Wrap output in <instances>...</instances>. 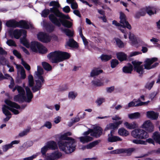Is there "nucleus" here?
<instances>
[{
    "mask_svg": "<svg viewBox=\"0 0 160 160\" xmlns=\"http://www.w3.org/2000/svg\"><path fill=\"white\" fill-rule=\"evenodd\" d=\"M112 58L111 55H107L105 54L102 55L100 58L101 60L103 61H107L110 59Z\"/></svg>",
    "mask_w": 160,
    "mask_h": 160,
    "instance_id": "obj_41",
    "label": "nucleus"
},
{
    "mask_svg": "<svg viewBox=\"0 0 160 160\" xmlns=\"http://www.w3.org/2000/svg\"><path fill=\"white\" fill-rule=\"evenodd\" d=\"M50 12V9L44 10L42 12L41 15L43 17H47Z\"/></svg>",
    "mask_w": 160,
    "mask_h": 160,
    "instance_id": "obj_48",
    "label": "nucleus"
},
{
    "mask_svg": "<svg viewBox=\"0 0 160 160\" xmlns=\"http://www.w3.org/2000/svg\"><path fill=\"white\" fill-rule=\"evenodd\" d=\"M102 129L99 127H97L93 130V131L91 132V135L96 138L99 137L102 134Z\"/></svg>",
    "mask_w": 160,
    "mask_h": 160,
    "instance_id": "obj_19",
    "label": "nucleus"
},
{
    "mask_svg": "<svg viewBox=\"0 0 160 160\" xmlns=\"http://www.w3.org/2000/svg\"><path fill=\"white\" fill-rule=\"evenodd\" d=\"M133 66V69L136 71L140 75H142L144 73L143 66L141 65L142 63L141 62L134 61L132 62Z\"/></svg>",
    "mask_w": 160,
    "mask_h": 160,
    "instance_id": "obj_13",
    "label": "nucleus"
},
{
    "mask_svg": "<svg viewBox=\"0 0 160 160\" xmlns=\"http://www.w3.org/2000/svg\"><path fill=\"white\" fill-rule=\"evenodd\" d=\"M25 45L28 48H30L32 51L35 52H38L41 53H45L47 52V49L40 43L36 42H32L30 43L26 42Z\"/></svg>",
    "mask_w": 160,
    "mask_h": 160,
    "instance_id": "obj_9",
    "label": "nucleus"
},
{
    "mask_svg": "<svg viewBox=\"0 0 160 160\" xmlns=\"http://www.w3.org/2000/svg\"><path fill=\"white\" fill-rule=\"evenodd\" d=\"M100 142L99 140L95 141L87 145V149H89L92 148L97 145Z\"/></svg>",
    "mask_w": 160,
    "mask_h": 160,
    "instance_id": "obj_38",
    "label": "nucleus"
},
{
    "mask_svg": "<svg viewBox=\"0 0 160 160\" xmlns=\"http://www.w3.org/2000/svg\"><path fill=\"white\" fill-rule=\"evenodd\" d=\"M92 84L95 86H100L103 85L102 81L99 79H96L92 81Z\"/></svg>",
    "mask_w": 160,
    "mask_h": 160,
    "instance_id": "obj_39",
    "label": "nucleus"
},
{
    "mask_svg": "<svg viewBox=\"0 0 160 160\" xmlns=\"http://www.w3.org/2000/svg\"><path fill=\"white\" fill-rule=\"evenodd\" d=\"M145 14V12H143L142 11H140V12H137L136 15L135 17L138 18L140 16H144Z\"/></svg>",
    "mask_w": 160,
    "mask_h": 160,
    "instance_id": "obj_59",
    "label": "nucleus"
},
{
    "mask_svg": "<svg viewBox=\"0 0 160 160\" xmlns=\"http://www.w3.org/2000/svg\"><path fill=\"white\" fill-rule=\"evenodd\" d=\"M35 77L38 79L35 81L36 84L35 86H33L34 82L33 76L31 75H29L28 77L29 85L30 87H32V89L34 92H36L40 89L42 84L44 81L42 76L43 74V70L41 67L38 66L37 70L35 72Z\"/></svg>",
    "mask_w": 160,
    "mask_h": 160,
    "instance_id": "obj_2",
    "label": "nucleus"
},
{
    "mask_svg": "<svg viewBox=\"0 0 160 160\" xmlns=\"http://www.w3.org/2000/svg\"><path fill=\"white\" fill-rule=\"evenodd\" d=\"M132 70V66L129 64L128 66H125L123 68V72L126 73H131Z\"/></svg>",
    "mask_w": 160,
    "mask_h": 160,
    "instance_id": "obj_36",
    "label": "nucleus"
},
{
    "mask_svg": "<svg viewBox=\"0 0 160 160\" xmlns=\"http://www.w3.org/2000/svg\"><path fill=\"white\" fill-rule=\"evenodd\" d=\"M55 27L53 25L51 24H48L46 27L47 30L49 32H51L53 31Z\"/></svg>",
    "mask_w": 160,
    "mask_h": 160,
    "instance_id": "obj_51",
    "label": "nucleus"
},
{
    "mask_svg": "<svg viewBox=\"0 0 160 160\" xmlns=\"http://www.w3.org/2000/svg\"><path fill=\"white\" fill-rule=\"evenodd\" d=\"M142 129H136L134 130H133L131 132L132 136L134 138H138L139 136H140L141 132L140 130H142Z\"/></svg>",
    "mask_w": 160,
    "mask_h": 160,
    "instance_id": "obj_33",
    "label": "nucleus"
},
{
    "mask_svg": "<svg viewBox=\"0 0 160 160\" xmlns=\"http://www.w3.org/2000/svg\"><path fill=\"white\" fill-rule=\"evenodd\" d=\"M152 138L157 142L160 144V134L158 132H155L153 134Z\"/></svg>",
    "mask_w": 160,
    "mask_h": 160,
    "instance_id": "obj_35",
    "label": "nucleus"
},
{
    "mask_svg": "<svg viewBox=\"0 0 160 160\" xmlns=\"http://www.w3.org/2000/svg\"><path fill=\"white\" fill-rule=\"evenodd\" d=\"M25 89L26 95L24 89L20 86H16L12 89L13 92H14L16 90H17L18 93V94L15 96L14 98L13 99L15 101H24L28 102H31L33 96L32 93L28 87H26Z\"/></svg>",
    "mask_w": 160,
    "mask_h": 160,
    "instance_id": "obj_3",
    "label": "nucleus"
},
{
    "mask_svg": "<svg viewBox=\"0 0 160 160\" xmlns=\"http://www.w3.org/2000/svg\"><path fill=\"white\" fill-rule=\"evenodd\" d=\"M160 10L155 7H148L146 8V11L147 13L150 15H152L156 13Z\"/></svg>",
    "mask_w": 160,
    "mask_h": 160,
    "instance_id": "obj_23",
    "label": "nucleus"
},
{
    "mask_svg": "<svg viewBox=\"0 0 160 160\" xmlns=\"http://www.w3.org/2000/svg\"><path fill=\"white\" fill-rule=\"evenodd\" d=\"M115 40L117 45L119 47L122 48L124 46V43L120 39L118 38H115Z\"/></svg>",
    "mask_w": 160,
    "mask_h": 160,
    "instance_id": "obj_47",
    "label": "nucleus"
},
{
    "mask_svg": "<svg viewBox=\"0 0 160 160\" xmlns=\"http://www.w3.org/2000/svg\"><path fill=\"white\" fill-rule=\"evenodd\" d=\"M58 17H56L53 14H50L49 16V18L51 21L55 25L60 27L61 25V23L64 27L67 28H70L72 26V22L69 21L67 20H64L65 18H62ZM70 18L69 19H70Z\"/></svg>",
    "mask_w": 160,
    "mask_h": 160,
    "instance_id": "obj_7",
    "label": "nucleus"
},
{
    "mask_svg": "<svg viewBox=\"0 0 160 160\" xmlns=\"http://www.w3.org/2000/svg\"><path fill=\"white\" fill-rule=\"evenodd\" d=\"M124 125L127 128L131 130L135 129L138 127V124L135 122H132L131 123L125 122L124 123Z\"/></svg>",
    "mask_w": 160,
    "mask_h": 160,
    "instance_id": "obj_24",
    "label": "nucleus"
},
{
    "mask_svg": "<svg viewBox=\"0 0 160 160\" xmlns=\"http://www.w3.org/2000/svg\"><path fill=\"white\" fill-rule=\"evenodd\" d=\"M13 54L16 56L18 58H21V54L16 50H14L13 51Z\"/></svg>",
    "mask_w": 160,
    "mask_h": 160,
    "instance_id": "obj_61",
    "label": "nucleus"
},
{
    "mask_svg": "<svg viewBox=\"0 0 160 160\" xmlns=\"http://www.w3.org/2000/svg\"><path fill=\"white\" fill-rule=\"evenodd\" d=\"M112 23L113 25H115L116 26L119 27L118 29L122 28L123 27V26H122V25H121L118 22L114 20L112 21Z\"/></svg>",
    "mask_w": 160,
    "mask_h": 160,
    "instance_id": "obj_58",
    "label": "nucleus"
},
{
    "mask_svg": "<svg viewBox=\"0 0 160 160\" xmlns=\"http://www.w3.org/2000/svg\"><path fill=\"white\" fill-rule=\"evenodd\" d=\"M49 149L55 150L58 148L57 144L55 141H51L48 142L46 143Z\"/></svg>",
    "mask_w": 160,
    "mask_h": 160,
    "instance_id": "obj_28",
    "label": "nucleus"
},
{
    "mask_svg": "<svg viewBox=\"0 0 160 160\" xmlns=\"http://www.w3.org/2000/svg\"><path fill=\"white\" fill-rule=\"evenodd\" d=\"M141 134L140 136H139V139H145L148 137V135L147 132L145 131L142 130H140Z\"/></svg>",
    "mask_w": 160,
    "mask_h": 160,
    "instance_id": "obj_37",
    "label": "nucleus"
},
{
    "mask_svg": "<svg viewBox=\"0 0 160 160\" xmlns=\"http://www.w3.org/2000/svg\"><path fill=\"white\" fill-rule=\"evenodd\" d=\"M16 68L17 69V73L20 74L21 78L24 79L26 78V75L24 68L21 65L16 64Z\"/></svg>",
    "mask_w": 160,
    "mask_h": 160,
    "instance_id": "obj_20",
    "label": "nucleus"
},
{
    "mask_svg": "<svg viewBox=\"0 0 160 160\" xmlns=\"http://www.w3.org/2000/svg\"><path fill=\"white\" fill-rule=\"evenodd\" d=\"M158 60L157 58H147L144 64L145 68L146 69H150L153 68L158 65V62H155L153 64V63Z\"/></svg>",
    "mask_w": 160,
    "mask_h": 160,
    "instance_id": "obj_11",
    "label": "nucleus"
},
{
    "mask_svg": "<svg viewBox=\"0 0 160 160\" xmlns=\"http://www.w3.org/2000/svg\"><path fill=\"white\" fill-rule=\"evenodd\" d=\"M120 23L123 26V27L122 28H120L119 30L122 32L124 33V36L125 38H127V35L126 33L125 28L131 29V26L129 23L127 21L126 16L122 12H120Z\"/></svg>",
    "mask_w": 160,
    "mask_h": 160,
    "instance_id": "obj_10",
    "label": "nucleus"
},
{
    "mask_svg": "<svg viewBox=\"0 0 160 160\" xmlns=\"http://www.w3.org/2000/svg\"><path fill=\"white\" fill-rule=\"evenodd\" d=\"M139 99L137 100H133V101L129 103L128 105L125 106L124 107L125 108L127 109L131 107L139 106L140 105L139 104Z\"/></svg>",
    "mask_w": 160,
    "mask_h": 160,
    "instance_id": "obj_27",
    "label": "nucleus"
},
{
    "mask_svg": "<svg viewBox=\"0 0 160 160\" xmlns=\"http://www.w3.org/2000/svg\"><path fill=\"white\" fill-rule=\"evenodd\" d=\"M155 83L154 81L148 82L146 84L145 87L146 88L150 90L151 89Z\"/></svg>",
    "mask_w": 160,
    "mask_h": 160,
    "instance_id": "obj_49",
    "label": "nucleus"
},
{
    "mask_svg": "<svg viewBox=\"0 0 160 160\" xmlns=\"http://www.w3.org/2000/svg\"><path fill=\"white\" fill-rule=\"evenodd\" d=\"M81 38L82 39L84 45L85 47H86L87 46H88V40L86 39L84 36L81 37Z\"/></svg>",
    "mask_w": 160,
    "mask_h": 160,
    "instance_id": "obj_64",
    "label": "nucleus"
},
{
    "mask_svg": "<svg viewBox=\"0 0 160 160\" xmlns=\"http://www.w3.org/2000/svg\"><path fill=\"white\" fill-rule=\"evenodd\" d=\"M48 57L51 62L56 63L68 58L70 55L66 52L56 51L50 53Z\"/></svg>",
    "mask_w": 160,
    "mask_h": 160,
    "instance_id": "obj_5",
    "label": "nucleus"
},
{
    "mask_svg": "<svg viewBox=\"0 0 160 160\" xmlns=\"http://www.w3.org/2000/svg\"><path fill=\"white\" fill-rule=\"evenodd\" d=\"M141 128L149 132H152L154 130L153 125L149 120L145 121L142 125Z\"/></svg>",
    "mask_w": 160,
    "mask_h": 160,
    "instance_id": "obj_15",
    "label": "nucleus"
},
{
    "mask_svg": "<svg viewBox=\"0 0 160 160\" xmlns=\"http://www.w3.org/2000/svg\"><path fill=\"white\" fill-rule=\"evenodd\" d=\"M5 102L7 105H4L3 106L2 110L3 113L6 116L11 115V113L9 110L15 114L19 113V110L21 109V108L19 105L9 100H6Z\"/></svg>",
    "mask_w": 160,
    "mask_h": 160,
    "instance_id": "obj_4",
    "label": "nucleus"
},
{
    "mask_svg": "<svg viewBox=\"0 0 160 160\" xmlns=\"http://www.w3.org/2000/svg\"><path fill=\"white\" fill-rule=\"evenodd\" d=\"M122 149H117L111 151L110 153L112 154H118L122 153Z\"/></svg>",
    "mask_w": 160,
    "mask_h": 160,
    "instance_id": "obj_57",
    "label": "nucleus"
},
{
    "mask_svg": "<svg viewBox=\"0 0 160 160\" xmlns=\"http://www.w3.org/2000/svg\"><path fill=\"white\" fill-rule=\"evenodd\" d=\"M21 63L28 70H30L31 68L30 66L24 62L22 59Z\"/></svg>",
    "mask_w": 160,
    "mask_h": 160,
    "instance_id": "obj_54",
    "label": "nucleus"
},
{
    "mask_svg": "<svg viewBox=\"0 0 160 160\" xmlns=\"http://www.w3.org/2000/svg\"><path fill=\"white\" fill-rule=\"evenodd\" d=\"M129 38L130 40L131 41L132 45L136 47H138V42L136 39V38L133 34L130 32Z\"/></svg>",
    "mask_w": 160,
    "mask_h": 160,
    "instance_id": "obj_25",
    "label": "nucleus"
},
{
    "mask_svg": "<svg viewBox=\"0 0 160 160\" xmlns=\"http://www.w3.org/2000/svg\"><path fill=\"white\" fill-rule=\"evenodd\" d=\"M66 44L69 47L72 48H77L78 47L77 43L72 38L69 39L68 41L67 42Z\"/></svg>",
    "mask_w": 160,
    "mask_h": 160,
    "instance_id": "obj_30",
    "label": "nucleus"
},
{
    "mask_svg": "<svg viewBox=\"0 0 160 160\" xmlns=\"http://www.w3.org/2000/svg\"><path fill=\"white\" fill-rule=\"evenodd\" d=\"M49 6L53 7L50 8V12L56 16V17L62 18L70 19V17L68 15H65L59 11L58 8L60 7V5L58 1H52L49 3Z\"/></svg>",
    "mask_w": 160,
    "mask_h": 160,
    "instance_id": "obj_6",
    "label": "nucleus"
},
{
    "mask_svg": "<svg viewBox=\"0 0 160 160\" xmlns=\"http://www.w3.org/2000/svg\"><path fill=\"white\" fill-rule=\"evenodd\" d=\"M117 57L121 61L126 60L127 58V56L124 52H119L116 53Z\"/></svg>",
    "mask_w": 160,
    "mask_h": 160,
    "instance_id": "obj_29",
    "label": "nucleus"
},
{
    "mask_svg": "<svg viewBox=\"0 0 160 160\" xmlns=\"http://www.w3.org/2000/svg\"><path fill=\"white\" fill-rule=\"evenodd\" d=\"M19 142L18 140H14L12 142L10 143L5 144L2 146V149L4 152H7L9 149L13 147V145L15 144H17Z\"/></svg>",
    "mask_w": 160,
    "mask_h": 160,
    "instance_id": "obj_21",
    "label": "nucleus"
},
{
    "mask_svg": "<svg viewBox=\"0 0 160 160\" xmlns=\"http://www.w3.org/2000/svg\"><path fill=\"white\" fill-rule=\"evenodd\" d=\"M38 39L44 42H48L51 40V38L49 35L43 32H40L37 35Z\"/></svg>",
    "mask_w": 160,
    "mask_h": 160,
    "instance_id": "obj_14",
    "label": "nucleus"
},
{
    "mask_svg": "<svg viewBox=\"0 0 160 160\" xmlns=\"http://www.w3.org/2000/svg\"><path fill=\"white\" fill-rule=\"evenodd\" d=\"M6 43L10 46H16L15 42L11 39L8 40L6 42Z\"/></svg>",
    "mask_w": 160,
    "mask_h": 160,
    "instance_id": "obj_53",
    "label": "nucleus"
},
{
    "mask_svg": "<svg viewBox=\"0 0 160 160\" xmlns=\"http://www.w3.org/2000/svg\"><path fill=\"white\" fill-rule=\"evenodd\" d=\"M61 117L60 116H57L54 120V122L56 124H58L59 123L61 120Z\"/></svg>",
    "mask_w": 160,
    "mask_h": 160,
    "instance_id": "obj_62",
    "label": "nucleus"
},
{
    "mask_svg": "<svg viewBox=\"0 0 160 160\" xmlns=\"http://www.w3.org/2000/svg\"><path fill=\"white\" fill-rule=\"evenodd\" d=\"M80 141L83 143L88 142L93 140V138L88 136L81 137L79 138Z\"/></svg>",
    "mask_w": 160,
    "mask_h": 160,
    "instance_id": "obj_31",
    "label": "nucleus"
},
{
    "mask_svg": "<svg viewBox=\"0 0 160 160\" xmlns=\"http://www.w3.org/2000/svg\"><path fill=\"white\" fill-rule=\"evenodd\" d=\"M62 10L65 12L68 13L70 12V8L68 6H67L62 8Z\"/></svg>",
    "mask_w": 160,
    "mask_h": 160,
    "instance_id": "obj_63",
    "label": "nucleus"
},
{
    "mask_svg": "<svg viewBox=\"0 0 160 160\" xmlns=\"http://www.w3.org/2000/svg\"><path fill=\"white\" fill-rule=\"evenodd\" d=\"M62 31L65 33L66 35L68 37H72L73 35V32L70 30L68 29H62Z\"/></svg>",
    "mask_w": 160,
    "mask_h": 160,
    "instance_id": "obj_40",
    "label": "nucleus"
},
{
    "mask_svg": "<svg viewBox=\"0 0 160 160\" xmlns=\"http://www.w3.org/2000/svg\"><path fill=\"white\" fill-rule=\"evenodd\" d=\"M114 132V131L112 130L111 131L110 134H108V141L110 142H113L122 141V139L119 137L113 136L112 134Z\"/></svg>",
    "mask_w": 160,
    "mask_h": 160,
    "instance_id": "obj_18",
    "label": "nucleus"
},
{
    "mask_svg": "<svg viewBox=\"0 0 160 160\" xmlns=\"http://www.w3.org/2000/svg\"><path fill=\"white\" fill-rule=\"evenodd\" d=\"M62 156V152L57 149L48 154L47 156L46 160H57L60 158Z\"/></svg>",
    "mask_w": 160,
    "mask_h": 160,
    "instance_id": "obj_12",
    "label": "nucleus"
},
{
    "mask_svg": "<svg viewBox=\"0 0 160 160\" xmlns=\"http://www.w3.org/2000/svg\"><path fill=\"white\" fill-rule=\"evenodd\" d=\"M118 134L121 136L126 137L129 135V132L124 128H121L118 130Z\"/></svg>",
    "mask_w": 160,
    "mask_h": 160,
    "instance_id": "obj_32",
    "label": "nucleus"
},
{
    "mask_svg": "<svg viewBox=\"0 0 160 160\" xmlns=\"http://www.w3.org/2000/svg\"><path fill=\"white\" fill-rule=\"evenodd\" d=\"M26 31L23 29H16L13 32L14 37L16 39H18L21 35H23V37L25 38L26 37Z\"/></svg>",
    "mask_w": 160,
    "mask_h": 160,
    "instance_id": "obj_16",
    "label": "nucleus"
},
{
    "mask_svg": "<svg viewBox=\"0 0 160 160\" xmlns=\"http://www.w3.org/2000/svg\"><path fill=\"white\" fill-rule=\"evenodd\" d=\"M49 149L47 144L44 146L41 149V152L43 155L45 154L46 152Z\"/></svg>",
    "mask_w": 160,
    "mask_h": 160,
    "instance_id": "obj_55",
    "label": "nucleus"
},
{
    "mask_svg": "<svg viewBox=\"0 0 160 160\" xmlns=\"http://www.w3.org/2000/svg\"><path fill=\"white\" fill-rule=\"evenodd\" d=\"M30 131L29 128H27L23 131H22L20 132L19 134V136L20 137H22L25 135H26Z\"/></svg>",
    "mask_w": 160,
    "mask_h": 160,
    "instance_id": "obj_50",
    "label": "nucleus"
},
{
    "mask_svg": "<svg viewBox=\"0 0 160 160\" xmlns=\"http://www.w3.org/2000/svg\"><path fill=\"white\" fill-rule=\"evenodd\" d=\"M118 64L119 62L116 59H113L111 61V66L112 68H115Z\"/></svg>",
    "mask_w": 160,
    "mask_h": 160,
    "instance_id": "obj_43",
    "label": "nucleus"
},
{
    "mask_svg": "<svg viewBox=\"0 0 160 160\" xmlns=\"http://www.w3.org/2000/svg\"><path fill=\"white\" fill-rule=\"evenodd\" d=\"M6 25L9 27H19L25 29L32 28L33 27L32 24L23 20L18 22L14 20H11L7 21Z\"/></svg>",
    "mask_w": 160,
    "mask_h": 160,
    "instance_id": "obj_8",
    "label": "nucleus"
},
{
    "mask_svg": "<svg viewBox=\"0 0 160 160\" xmlns=\"http://www.w3.org/2000/svg\"><path fill=\"white\" fill-rule=\"evenodd\" d=\"M128 116L130 119H136L139 118L141 117V114L139 112H136L129 114L128 115Z\"/></svg>",
    "mask_w": 160,
    "mask_h": 160,
    "instance_id": "obj_34",
    "label": "nucleus"
},
{
    "mask_svg": "<svg viewBox=\"0 0 160 160\" xmlns=\"http://www.w3.org/2000/svg\"><path fill=\"white\" fill-rule=\"evenodd\" d=\"M122 153H126L127 155H130L134 151L133 148H129L128 149H124L122 148Z\"/></svg>",
    "mask_w": 160,
    "mask_h": 160,
    "instance_id": "obj_42",
    "label": "nucleus"
},
{
    "mask_svg": "<svg viewBox=\"0 0 160 160\" xmlns=\"http://www.w3.org/2000/svg\"><path fill=\"white\" fill-rule=\"evenodd\" d=\"M122 122V121H119L114 123H110L107 125L105 130L107 131L110 129L114 130L117 129L119 125L121 124Z\"/></svg>",
    "mask_w": 160,
    "mask_h": 160,
    "instance_id": "obj_17",
    "label": "nucleus"
},
{
    "mask_svg": "<svg viewBox=\"0 0 160 160\" xmlns=\"http://www.w3.org/2000/svg\"><path fill=\"white\" fill-rule=\"evenodd\" d=\"M104 102L105 99L104 98H99L97 100L96 102L98 105L99 106Z\"/></svg>",
    "mask_w": 160,
    "mask_h": 160,
    "instance_id": "obj_60",
    "label": "nucleus"
},
{
    "mask_svg": "<svg viewBox=\"0 0 160 160\" xmlns=\"http://www.w3.org/2000/svg\"><path fill=\"white\" fill-rule=\"evenodd\" d=\"M132 142L136 144H146V142L143 140L134 139L132 141Z\"/></svg>",
    "mask_w": 160,
    "mask_h": 160,
    "instance_id": "obj_52",
    "label": "nucleus"
},
{
    "mask_svg": "<svg viewBox=\"0 0 160 160\" xmlns=\"http://www.w3.org/2000/svg\"><path fill=\"white\" fill-rule=\"evenodd\" d=\"M8 61L3 56H1L0 57V63L3 65H4L8 64Z\"/></svg>",
    "mask_w": 160,
    "mask_h": 160,
    "instance_id": "obj_46",
    "label": "nucleus"
},
{
    "mask_svg": "<svg viewBox=\"0 0 160 160\" xmlns=\"http://www.w3.org/2000/svg\"><path fill=\"white\" fill-rule=\"evenodd\" d=\"M42 65L43 68L46 70L49 71L52 69L51 66L46 62H42Z\"/></svg>",
    "mask_w": 160,
    "mask_h": 160,
    "instance_id": "obj_44",
    "label": "nucleus"
},
{
    "mask_svg": "<svg viewBox=\"0 0 160 160\" xmlns=\"http://www.w3.org/2000/svg\"><path fill=\"white\" fill-rule=\"evenodd\" d=\"M72 135V133L69 132L61 134L59 138L61 140L58 142L59 149L66 154L71 153L76 149V140L74 138L68 137Z\"/></svg>",
    "mask_w": 160,
    "mask_h": 160,
    "instance_id": "obj_1",
    "label": "nucleus"
},
{
    "mask_svg": "<svg viewBox=\"0 0 160 160\" xmlns=\"http://www.w3.org/2000/svg\"><path fill=\"white\" fill-rule=\"evenodd\" d=\"M77 95L76 92H71L68 93V98L69 99L74 100Z\"/></svg>",
    "mask_w": 160,
    "mask_h": 160,
    "instance_id": "obj_45",
    "label": "nucleus"
},
{
    "mask_svg": "<svg viewBox=\"0 0 160 160\" xmlns=\"http://www.w3.org/2000/svg\"><path fill=\"white\" fill-rule=\"evenodd\" d=\"M102 72V70L98 68H94L92 70L90 73V77H95Z\"/></svg>",
    "mask_w": 160,
    "mask_h": 160,
    "instance_id": "obj_26",
    "label": "nucleus"
},
{
    "mask_svg": "<svg viewBox=\"0 0 160 160\" xmlns=\"http://www.w3.org/2000/svg\"><path fill=\"white\" fill-rule=\"evenodd\" d=\"M38 155L37 153L33 154L30 157L23 158V160H33V159L36 158Z\"/></svg>",
    "mask_w": 160,
    "mask_h": 160,
    "instance_id": "obj_56",
    "label": "nucleus"
},
{
    "mask_svg": "<svg viewBox=\"0 0 160 160\" xmlns=\"http://www.w3.org/2000/svg\"><path fill=\"white\" fill-rule=\"evenodd\" d=\"M147 117L152 120L157 119L158 116V114L153 111H148L146 112Z\"/></svg>",
    "mask_w": 160,
    "mask_h": 160,
    "instance_id": "obj_22",
    "label": "nucleus"
}]
</instances>
